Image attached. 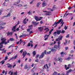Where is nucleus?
<instances>
[{
	"label": "nucleus",
	"mask_w": 75,
	"mask_h": 75,
	"mask_svg": "<svg viewBox=\"0 0 75 75\" xmlns=\"http://www.w3.org/2000/svg\"><path fill=\"white\" fill-rule=\"evenodd\" d=\"M61 24H62L61 26L62 27V26H63V24H64V22H63V20L62 19H60L58 21L57 23V22H55L54 23L53 25V26H54V25H55L54 26V27H56L57 26V24H59L60 23H61Z\"/></svg>",
	"instance_id": "f257e3e1"
},
{
	"label": "nucleus",
	"mask_w": 75,
	"mask_h": 75,
	"mask_svg": "<svg viewBox=\"0 0 75 75\" xmlns=\"http://www.w3.org/2000/svg\"><path fill=\"white\" fill-rule=\"evenodd\" d=\"M1 40L2 42H1L0 43V45H1V44H4L5 45H6V44H7V42H6V39L5 38H1Z\"/></svg>",
	"instance_id": "f03ea898"
},
{
	"label": "nucleus",
	"mask_w": 75,
	"mask_h": 75,
	"mask_svg": "<svg viewBox=\"0 0 75 75\" xmlns=\"http://www.w3.org/2000/svg\"><path fill=\"white\" fill-rule=\"evenodd\" d=\"M44 13H46L45 14V16H50L51 15V12H48L46 11H43Z\"/></svg>",
	"instance_id": "7ed1b4c3"
},
{
	"label": "nucleus",
	"mask_w": 75,
	"mask_h": 75,
	"mask_svg": "<svg viewBox=\"0 0 75 75\" xmlns=\"http://www.w3.org/2000/svg\"><path fill=\"white\" fill-rule=\"evenodd\" d=\"M63 38V36H60L59 37V38L56 39V41H60V40H62V39Z\"/></svg>",
	"instance_id": "20e7f679"
},
{
	"label": "nucleus",
	"mask_w": 75,
	"mask_h": 75,
	"mask_svg": "<svg viewBox=\"0 0 75 75\" xmlns=\"http://www.w3.org/2000/svg\"><path fill=\"white\" fill-rule=\"evenodd\" d=\"M13 32H11L10 33L9 32H8L7 33V35L8 36L10 35V36H11L12 35H13Z\"/></svg>",
	"instance_id": "39448f33"
},
{
	"label": "nucleus",
	"mask_w": 75,
	"mask_h": 75,
	"mask_svg": "<svg viewBox=\"0 0 75 75\" xmlns=\"http://www.w3.org/2000/svg\"><path fill=\"white\" fill-rule=\"evenodd\" d=\"M27 52H26V51H25V52H24L22 54V55L23 56V58H24V57H25V55H27Z\"/></svg>",
	"instance_id": "423d86ee"
},
{
	"label": "nucleus",
	"mask_w": 75,
	"mask_h": 75,
	"mask_svg": "<svg viewBox=\"0 0 75 75\" xmlns=\"http://www.w3.org/2000/svg\"><path fill=\"white\" fill-rule=\"evenodd\" d=\"M44 53L42 52L41 55H40L39 59H40V58H42L44 57Z\"/></svg>",
	"instance_id": "0eeeda50"
},
{
	"label": "nucleus",
	"mask_w": 75,
	"mask_h": 75,
	"mask_svg": "<svg viewBox=\"0 0 75 75\" xmlns=\"http://www.w3.org/2000/svg\"><path fill=\"white\" fill-rule=\"evenodd\" d=\"M32 23L34 25H37L39 24V22L36 23V22L34 21H32Z\"/></svg>",
	"instance_id": "6e6552de"
},
{
	"label": "nucleus",
	"mask_w": 75,
	"mask_h": 75,
	"mask_svg": "<svg viewBox=\"0 0 75 75\" xmlns=\"http://www.w3.org/2000/svg\"><path fill=\"white\" fill-rule=\"evenodd\" d=\"M43 27H38V30H39V31H42V30H43L44 29H43Z\"/></svg>",
	"instance_id": "1a4fd4ad"
},
{
	"label": "nucleus",
	"mask_w": 75,
	"mask_h": 75,
	"mask_svg": "<svg viewBox=\"0 0 75 75\" xmlns=\"http://www.w3.org/2000/svg\"><path fill=\"white\" fill-rule=\"evenodd\" d=\"M46 6H47V3L45 1H44L42 3V7H45Z\"/></svg>",
	"instance_id": "9d476101"
},
{
	"label": "nucleus",
	"mask_w": 75,
	"mask_h": 75,
	"mask_svg": "<svg viewBox=\"0 0 75 75\" xmlns=\"http://www.w3.org/2000/svg\"><path fill=\"white\" fill-rule=\"evenodd\" d=\"M57 34H58V35H59L61 33V30H57Z\"/></svg>",
	"instance_id": "9b49d317"
},
{
	"label": "nucleus",
	"mask_w": 75,
	"mask_h": 75,
	"mask_svg": "<svg viewBox=\"0 0 75 75\" xmlns=\"http://www.w3.org/2000/svg\"><path fill=\"white\" fill-rule=\"evenodd\" d=\"M35 17V19L37 21H39V18H38V17L37 16H35L34 17Z\"/></svg>",
	"instance_id": "f8f14e48"
},
{
	"label": "nucleus",
	"mask_w": 75,
	"mask_h": 75,
	"mask_svg": "<svg viewBox=\"0 0 75 75\" xmlns=\"http://www.w3.org/2000/svg\"><path fill=\"white\" fill-rule=\"evenodd\" d=\"M7 65L8 66L7 67L8 68H11V67H12V65L9 63L7 64Z\"/></svg>",
	"instance_id": "ddd939ff"
},
{
	"label": "nucleus",
	"mask_w": 75,
	"mask_h": 75,
	"mask_svg": "<svg viewBox=\"0 0 75 75\" xmlns=\"http://www.w3.org/2000/svg\"><path fill=\"white\" fill-rule=\"evenodd\" d=\"M51 51L52 52H55V51H56V50L55 48H54V47H53L52 48H51Z\"/></svg>",
	"instance_id": "4468645a"
},
{
	"label": "nucleus",
	"mask_w": 75,
	"mask_h": 75,
	"mask_svg": "<svg viewBox=\"0 0 75 75\" xmlns=\"http://www.w3.org/2000/svg\"><path fill=\"white\" fill-rule=\"evenodd\" d=\"M26 18H25L23 21V23L24 24H27V21H25L26 20Z\"/></svg>",
	"instance_id": "2eb2a0df"
},
{
	"label": "nucleus",
	"mask_w": 75,
	"mask_h": 75,
	"mask_svg": "<svg viewBox=\"0 0 75 75\" xmlns=\"http://www.w3.org/2000/svg\"><path fill=\"white\" fill-rule=\"evenodd\" d=\"M44 30H46L45 33H47L49 31V29H48V28H47L45 29Z\"/></svg>",
	"instance_id": "dca6fc26"
},
{
	"label": "nucleus",
	"mask_w": 75,
	"mask_h": 75,
	"mask_svg": "<svg viewBox=\"0 0 75 75\" xmlns=\"http://www.w3.org/2000/svg\"><path fill=\"white\" fill-rule=\"evenodd\" d=\"M11 15V14L10 13H8L7 16H4V17H10V16Z\"/></svg>",
	"instance_id": "f3484780"
},
{
	"label": "nucleus",
	"mask_w": 75,
	"mask_h": 75,
	"mask_svg": "<svg viewBox=\"0 0 75 75\" xmlns=\"http://www.w3.org/2000/svg\"><path fill=\"white\" fill-rule=\"evenodd\" d=\"M56 44V42L55 41H54V42H52L51 43H50V45H52L53 44Z\"/></svg>",
	"instance_id": "a211bd4d"
},
{
	"label": "nucleus",
	"mask_w": 75,
	"mask_h": 75,
	"mask_svg": "<svg viewBox=\"0 0 75 75\" xmlns=\"http://www.w3.org/2000/svg\"><path fill=\"white\" fill-rule=\"evenodd\" d=\"M10 75H13V72H11V71H10L8 73V74H10Z\"/></svg>",
	"instance_id": "6ab92c4d"
},
{
	"label": "nucleus",
	"mask_w": 75,
	"mask_h": 75,
	"mask_svg": "<svg viewBox=\"0 0 75 75\" xmlns=\"http://www.w3.org/2000/svg\"><path fill=\"white\" fill-rule=\"evenodd\" d=\"M28 27L30 30H32V28H33V25H31L28 26Z\"/></svg>",
	"instance_id": "aec40b11"
},
{
	"label": "nucleus",
	"mask_w": 75,
	"mask_h": 75,
	"mask_svg": "<svg viewBox=\"0 0 75 75\" xmlns=\"http://www.w3.org/2000/svg\"><path fill=\"white\" fill-rule=\"evenodd\" d=\"M9 40L11 41H15V40L13 38H10L9 39Z\"/></svg>",
	"instance_id": "412c9836"
},
{
	"label": "nucleus",
	"mask_w": 75,
	"mask_h": 75,
	"mask_svg": "<svg viewBox=\"0 0 75 75\" xmlns=\"http://www.w3.org/2000/svg\"><path fill=\"white\" fill-rule=\"evenodd\" d=\"M41 4V2H39L37 3V7H39V6H40V4Z\"/></svg>",
	"instance_id": "4be33fe9"
},
{
	"label": "nucleus",
	"mask_w": 75,
	"mask_h": 75,
	"mask_svg": "<svg viewBox=\"0 0 75 75\" xmlns=\"http://www.w3.org/2000/svg\"><path fill=\"white\" fill-rule=\"evenodd\" d=\"M58 74V73L56 71H54L53 74V75H57Z\"/></svg>",
	"instance_id": "5701e85b"
},
{
	"label": "nucleus",
	"mask_w": 75,
	"mask_h": 75,
	"mask_svg": "<svg viewBox=\"0 0 75 75\" xmlns=\"http://www.w3.org/2000/svg\"><path fill=\"white\" fill-rule=\"evenodd\" d=\"M19 24V22L18 21V23L17 24H16L15 26H13V29H15L16 27V26L17 25H18Z\"/></svg>",
	"instance_id": "b1692460"
},
{
	"label": "nucleus",
	"mask_w": 75,
	"mask_h": 75,
	"mask_svg": "<svg viewBox=\"0 0 75 75\" xmlns=\"http://www.w3.org/2000/svg\"><path fill=\"white\" fill-rule=\"evenodd\" d=\"M33 56H35V55L36 54V52H35V51H34L33 52Z\"/></svg>",
	"instance_id": "393cba45"
},
{
	"label": "nucleus",
	"mask_w": 75,
	"mask_h": 75,
	"mask_svg": "<svg viewBox=\"0 0 75 75\" xmlns=\"http://www.w3.org/2000/svg\"><path fill=\"white\" fill-rule=\"evenodd\" d=\"M44 61H43V60H42L39 62V63H40V64H42V63Z\"/></svg>",
	"instance_id": "a878e982"
},
{
	"label": "nucleus",
	"mask_w": 75,
	"mask_h": 75,
	"mask_svg": "<svg viewBox=\"0 0 75 75\" xmlns=\"http://www.w3.org/2000/svg\"><path fill=\"white\" fill-rule=\"evenodd\" d=\"M24 69H28V67H27V64H26L25 66V67H24Z\"/></svg>",
	"instance_id": "bb28decb"
},
{
	"label": "nucleus",
	"mask_w": 75,
	"mask_h": 75,
	"mask_svg": "<svg viewBox=\"0 0 75 75\" xmlns=\"http://www.w3.org/2000/svg\"><path fill=\"white\" fill-rule=\"evenodd\" d=\"M63 59L61 58H59V62H62V61Z\"/></svg>",
	"instance_id": "cd10ccee"
},
{
	"label": "nucleus",
	"mask_w": 75,
	"mask_h": 75,
	"mask_svg": "<svg viewBox=\"0 0 75 75\" xmlns=\"http://www.w3.org/2000/svg\"><path fill=\"white\" fill-rule=\"evenodd\" d=\"M72 13H68L67 15H66V16H68V15H69V16H70V15H72Z\"/></svg>",
	"instance_id": "c85d7f7f"
},
{
	"label": "nucleus",
	"mask_w": 75,
	"mask_h": 75,
	"mask_svg": "<svg viewBox=\"0 0 75 75\" xmlns=\"http://www.w3.org/2000/svg\"><path fill=\"white\" fill-rule=\"evenodd\" d=\"M42 18H43V17H40V18H39V21H40V20H41L42 19Z\"/></svg>",
	"instance_id": "c756f323"
},
{
	"label": "nucleus",
	"mask_w": 75,
	"mask_h": 75,
	"mask_svg": "<svg viewBox=\"0 0 75 75\" xmlns=\"http://www.w3.org/2000/svg\"><path fill=\"white\" fill-rule=\"evenodd\" d=\"M31 12V11H30L28 12L27 13L28 14V15H30Z\"/></svg>",
	"instance_id": "7c9ffc66"
},
{
	"label": "nucleus",
	"mask_w": 75,
	"mask_h": 75,
	"mask_svg": "<svg viewBox=\"0 0 75 75\" xmlns=\"http://www.w3.org/2000/svg\"><path fill=\"white\" fill-rule=\"evenodd\" d=\"M71 59V57H68L67 58V59L66 60H67V61H69Z\"/></svg>",
	"instance_id": "2f4dec72"
},
{
	"label": "nucleus",
	"mask_w": 75,
	"mask_h": 75,
	"mask_svg": "<svg viewBox=\"0 0 75 75\" xmlns=\"http://www.w3.org/2000/svg\"><path fill=\"white\" fill-rule=\"evenodd\" d=\"M4 62H5V61H4V60H3L1 62V63L2 64H4Z\"/></svg>",
	"instance_id": "473e14b6"
},
{
	"label": "nucleus",
	"mask_w": 75,
	"mask_h": 75,
	"mask_svg": "<svg viewBox=\"0 0 75 75\" xmlns=\"http://www.w3.org/2000/svg\"><path fill=\"white\" fill-rule=\"evenodd\" d=\"M53 48H54L55 49H57L58 48V46L57 45H55Z\"/></svg>",
	"instance_id": "72a5a7b5"
},
{
	"label": "nucleus",
	"mask_w": 75,
	"mask_h": 75,
	"mask_svg": "<svg viewBox=\"0 0 75 75\" xmlns=\"http://www.w3.org/2000/svg\"><path fill=\"white\" fill-rule=\"evenodd\" d=\"M53 31V29H52L51 30H50V31L49 32V35H50V34H51V32Z\"/></svg>",
	"instance_id": "f704fd0d"
},
{
	"label": "nucleus",
	"mask_w": 75,
	"mask_h": 75,
	"mask_svg": "<svg viewBox=\"0 0 75 75\" xmlns=\"http://www.w3.org/2000/svg\"><path fill=\"white\" fill-rule=\"evenodd\" d=\"M38 57H39V55L38 54H37L36 56V59H37Z\"/></svg>",
	"instance_id": "c9c22d12"
},
{
	"label": "nucleus",
	"mask_w": 75,
	"mask_h": 75,
	"mask_svg": "<svg viewBox=\"0 0 75 75\" xmlns=\"http://www.w3.org/2000/svg\"><path fill=\"white\" fill-rule=\"evenodd\" d=\"M58 47H59V44H61V42H60V41H59V42H58Z\"/></svg>",
	"instance_id": "e433bc0d"
},
{
	"label": "nucleus",
	"mask_w": 75,
	"mask_h": 75,
	"mask_svg": "<svg viewBox=\"0 0 75 75\" xmlns=\"http://www.w3.org/2000/svg\"><path fill=\"white\" fill-rule=\"evenodd\" d=\"M5 28L4 27L0 26V30H1L2 29H3V28Z\"/></svg>",
	"instance_id": "4c0bfd02"
},
{
	"label": "nucleus",
	"mask_w": 75,
	"mask_h": 75,
	"mask_svg": "<svg viewBox=\"0 0 75 75\" xmlns=\"http://www.w3.org/2000/svg\"><path fill=\"white\" fill-rule=\"evenodd\" d=\"M57 34V32H55L54 33L53 35H54V36H56V34Z\"/></svg>",
	"instance_id": "58836bf2"
},
{
	"label": "nucleus",
	"mask_w": 75,
	"mask_h": 75,
	"mask_svg": "<svg viewBox=\"0 0 75 75\" xmlns=\"http://www.w3.org/2000/svg\"><path fill=\"white\" fill-rule=\"evenodd\" d=\"M72 71V69H69L68 71H67L68 73H69V72H71Z\"/></svg>",
	"instance_id": "ea45409f"
},
{
	"label": "nucleus",
	"mask_w": 75,
	"mask_h": 75,
	"mask_svg": "<svg viewBox=\"0 0 75 75\" xmlns=\"http://www.w3.org/2000/svg\"><path fill=\"white\" fill-rule=\"evenodd\" d=\"M35 61L37 62H38L39 60H38V59H36L35 60Z\"/></svg>",
	"instance_id": "a19ab883"
},
{
	"label": "nucleus",
	"mask_w": 75,
	"mask_h": 75,
	"mask_svg": "<svg viewBox=\"0 0 75 75\" xmlns=\"http://www.w3.org/2000/svg\"><path fill=\"white\" fill-rule=\"evenodd\" d=\"M51 51H50L49 52H47V53L48 54H51Z\"/></svg>",
	"instance_id": "79ce46f5"
},
{
	"label": "nucleus",
	"mask_w": 75,
	"mask_h": 75,
	"mask_svg": "<svg viewBox=\"0 0 75 75\" xmlns=\"http://www.w3.org/2000/svg\"><path fill=\"white\" fill-rule=\"evenodd\" d=\"M50 35H45L44 36V38H45L46 37H49Z\"/></svg>",
	"instance_id": "37998d69"
},
{
	"label": "nucleus",
	"mask_w": 75,
	"mask_h": 75,
	"mask_svg": "<svg viewBox=\"0 0 75 75\" xmlns=\"http://www.w3.org/2000/svg\"><path fill=\"white\" fill-rule=\"evenodd\" d=\"M65 30H63L62 31H61V33H65Z\"/></svg>",
	"instance_id": "c03bdc74"
},
{
	"label": "nucleus",
	"mask_w": 75,
	"mask_h": 75,
	"mask_svg": "<svg viewBox=\"0 0 75 75\" xmlns=\"http://www.w3.org/2000/svg\"><path fill=\"white\" fill-rule=\"evenodd\" d=\"M17 72L16 71V72H14L13 74V75H17Z\"/></svg>",
	"instance_id": "a18cd8bd"
},
{
	"label": "nucleus",
	"mask_w": 75,
	"mask_h": 75,
	"mask_svg": "<svg viewBox=\"0 0 75 75\" xmlns=\"http://www.w3.org/2000/svg\"><path fill=\"white\" fill-rule=\"evenodd\" d=\"M30 45L31 44H30V43L29 42L28 45H27V46H28V47H30Z\"/></svg>",
	"instance_id": "49530a36"
},
{
	"label": "nucleus",
	"mask_w": 75,
	"mask_h": 75,
	"mask_svg": "<svg viewBox=\"0 0 75 75\" xmlns=\"http://www.w3.org/2000/svg\"><path fill=\"white\" fill-rule=\"evenodd\" d=\"M3 47V45H0V49Z\"/></svg>",
	"instance_id": "de8ad7c7"
},
{
	"label": "nucleus",
	"mask_w": 75,
	"mask_h": 75,
	"mask_svg": "<svg viewBox=\"0 0 75 75\" xmlns=\"http://www.w3.org/2000/svg\"><path fill=\"white\" fill-rule=\"evenodd\" d=\"M67 42H68V41H67V40H65V42L64 43V45H66V44H67Z\"/></svg>",
	"instance_id": "09e8293b"
},
{
	"label": "nucleus",
	"mask_w": 75,
	"mask_h": 75,
	"mask_svg": "<svg viewBox=\"0 0 75 75\" xmlns=\"http://www.w3.org/2000/svg\"><path fill=\"white\" fill-rule=\"evenodd\" d=\"M11 59H12V60H13V59H14V57H12L11 59H10L9 60V61H10V60H11Z\"/></svg>",
	"instance_id": "8fccbe9b"
},
{
	"label": "nucleus",
	"mask_w": 75,
	"mask_h": 75,
	"mask_svg": "<svg viewBox=\"0 0 75 75\" xmlns=\"http://www.w3.org/2000/svg\"><path fill=\"white\" fill-rule=\"evenodd\" d=\"M20 1H21L20 0H18L17 3H18L19 4L20 3Z\"/></svg>",
	"instance_id": "3c124183"
},
{
	"label": "nucleus",
	"mask_w": 75,
	"mask_h": 75,
	"mask_svg": "<svg viewBox=\"0 0 75 75\" xmlns=\"http://www.w3.org/2000/svg\"><path fill=\"white\" fill-rule=\"evenodd\" d=\"M12 31H13L12 32H13V33H14V31H16V30H15V29H13V28H12Z\"/></svg>",
	"instance_id": "603ef678"
},
{
	"label": "nucleus",
	"mask_w": 75,
	"mask_h": 75,
	"mask_svg": "<svg viewBox=\"0 0 75 75\" xmlns=\"http://www.w3.org/2000/svg\"><path fill=\"white\" fill-rule=\"evenodd\" d=\"M25 44H26V42H23V46L24 45H25Z\"/></svg>",
	"instance_id": "864d4df0"
},
{
	"label": "nucleus",
	"mask_w": 75,
	"mask_h": 75,
	"mask_svg": "<svg viewBox=\"0 0 75 75\" xmlns=\"http://www.w3.org/2000/svg\"><path fill=\"white\" fill-rule=\"evenodd\" d=\"M23 49H22L19 52H21V54L22 52H23Z\"/></svg>",
	"instance_id": "5fc2aeb1"
},
{
	"label": "nucleus",
	"mask_w": 75,
	"mask_h": 75,
	"mask_svg": "<svg viewBox=\"0 0 75 75\" xmlns=\"http://www.w3.org/2000/svg\"><path fill=\"white\" fill-rule=\"evenodd\" d=\"M69 68V67H66L65 69L66 70H67V69H68Z\"/></svg>",
	"instance_id": "6e6d98bb"
},
{
	"label": "nucleus",
	"mask_w": 75,
	"mask_h": 75,
	"mask_svg": "<svg viewBox=\"0 0 75 75\" xmlns=\"http://www.w3.org/2000/svg\"><path fill=\"white\" fill-rule=\"evenodd\" d=\"M61 55H64V52H62L60 53Z\"/></svg>",
	"instance_id": "4d7b16f0"
},
{
	"label": "nucleus",
	"mask_w": 75,
	"mask_h": 75,
	"mask_svg": "<svg viewBox=\"0 0 75 75\" xmlns=\"http://www.w3.org/2000/svg\"><path fill=\"white\" fill-rule=\"evenodd\" d=\"M18 4V3H17V2H15L14 3V5H17V4Z\"/></svg>",
	"instance_id": "13d9d810"
},
{
	"label": "nucleus",
	"mask_w": 75,
	"mask_h": 75,
	"mask_svg": "<svg viewBox=\"0 0 75 75\" xmlns=\"http://www.w3.org/2000/svg\"><path fill=\"white\" fill-rule=\"evenodd\" d=\"M46 67H47V69H48V64H46Z\"/></svg>",
	"instance_id": "bf43d9fd"
},
{
	"label": "nucleus",
	"mask_w": 75,
	"mask_h": 75,
	"mask_svg": "<svg viewBox=\"0 0 75 75\" xmlns=\"http://www.w3.org/2000/svg\"><path fill=\"white\" fill-rule=\"evenodd\" d=\"M64 29L65 30H66L67 29V27L66 26H65V27H64Z\"/></svg>",
	"instance_id": "052dcab7"
},
{
	"label": "nucleus",
	"mask_w": 75,
	"mask_h": 75,
	"mask_svg": "<svg viewBox=\"0 0 75 75\" xmlns=\"http://www.w3.org/2000/svg\"><path fill=\"white\" fill-rule=\"evenodd\" d=\"M59 60V57L58 58L56 59V61H58Z\"/></svg>",
	"instance_id": "680f3d73"
},
{
	"label": "nucleus",
	"mask_w": 75,
	"mask_h": 75,
	"mask_svg": "<svg viewBox=\"0 0 75 75\" xmlns=\"http://www.w3.org/2000/svg\"><path fill=\"white\" fill-rule=\"evenodd\" d=\"M18 7H21V6H22V5H21V4H20L18 5Z\"/></svg>",
	"instance_id": "e2e57ef3"
},
{
	"label": "nucleus",
	"mask_w": 75,
	"mask_h": 75,
	"mask_svg": "<svg viewBox=\"0 0 75 75\" xmlns=\"http://www.w3.org/2000/svg\"><path fill=\"white\" fill-rule=\"evenodd\" d=\"M14 59H16V58H17V55H16L14 57Z\"/></svg>",
	"instance_id": "0e129e2a"
},
{
	"label": "nucleus",
	"mask_w": 75,
	"mask_h": 75,
	"mask_svg": "<svg viewBox=\"0 0 75 75\" xmlns=\"http://www.w3.org/2000/svg\"><path fill=\"white\" fill-rule=\"evenodd\" d=\"M7 57H5V58L4 60V61H6V60H7Z\"/></svg>",
	"instance_id": "69168bd1"
},
{
	"label": "nucleus",
	"mask_w": 75,
	"mask_h": 75,
	"mask_svg": "<svg viewBox=\"0 0 75 75\" xmlns=\"http://www.w3.org/2000/svg\"><path fill=\"white\" fill-rule=\"evenodd\" d=\"M47 52V51L46 50H45L44 51V54H46V53Z\"/></svg>",
	"instance_id": "338daca9"
},
{
	"label": "nucleus",
	"mask_w": 75,
	"mask_h": 75,
	"mask_svg": "<svg viewBox=\"0 0 75 75\" xmlns=\"http://www.w3.org/2000/svg\"><path fill=\"white\" fill-rule=\"evenodd\" d=\"M33 1H32L31 2H30V4H33Z\"/></svg>",
	"instance_id": "774afa93"
}]
</instances>
